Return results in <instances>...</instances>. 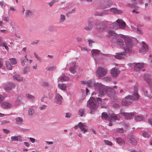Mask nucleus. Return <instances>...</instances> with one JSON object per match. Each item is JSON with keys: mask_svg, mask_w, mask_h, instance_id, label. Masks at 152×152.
<instances>
[{"mask_svg": "<svg viewBox=\"0 0 152 152\" xmlns=\"http://www.w3.org/2000/svg\"><path fill=\"white\" fill-rule=\"evenodd\" d=\"M104 86L98 83H96L94 85V88L96 91L99 93L100 95L98 96L102 97L104 95V92L113 101H114L117 99V96L114 90L109 88H104Z\"/></svg>", "mask_w": 152, "mask_h": 152, "instance_id": "f257e3e1", "label": "nucleus"}, {"mask_svg": "<svg viewBox=\"0 0 152 152\" xmlns=\"http://www.w3.org/2000/svg\"><path fill=\"white\" fill-rule=\"evenodd\" d=\"M96 93L94 92L87 102V106L90 109L95 110L98 107L99 104L101 103L102 99L101 98H97Z\"/></svg>", "mask_w": 152, "mask_h": 152, "instance_id": "f03ea898", "label": "nucleus"}, {"mask_svg": "<svg viewBox=\"0 0 152 152\" xmlns=\"http://www.w3.org/2000/svg\"><path fill=\"white\" fill-rule=\"evenodd\" d=\"M120 37L122 38L125 41L126 45V47L124 48L125 52L127 53H131L132 51L133 44L130 38L129 37H125L122 34H121Z\"/></svg>", "mask_w": 152, "mask_h": 152, "instance_id": "7ed1b4c3", "label": "nucleus"}, {"mask_svg": "<svg viewBox=\"0 0 152 152\" xmlns=\"http://www.w3.org/2000/svg\"><path fill=\"white\" fill-rule=\"evenodd\" d=\"M107 72V69L102 67H98L96 71V75L99 78H101L105 76Z\"/></svg>", "mask_w": 152, "mask_h": 152, "instance_id": "20e7f679", "label": "nucleus"}, {"mask_svg": "<svg viewBox=\"0 0 152 152\" xmlns=\"http://www.w3.org/2000/svg\"><path fill=\"white\" fill-rule=\"evenodd\" d=\"M132 101L131 95L128 96L122 99L121 104L124 105H129L132 104Z\"/></svg>", "mask_w": 152, "mask_h": 152, "instance_id": "39448f33", "label": "nucleus"}, {"mask_svg": "<svg viewBox=\"0 0 152 152\" xmlns=\"http://www.w3.org/2000/svg\"><path fill=\"white\" fill-rule=\"evenodd\" d=\"M136 89L135 88H134V91L132 95H131V98L132 101H137L140 98V96L138 93L137 89V87L136 88Z\"/></svg>", "mask_w": 152, "mask_h": 152, "instance_id": "423d86ee", "label": "nucleus"}, {"mask_svg": "<svg viewBox=\"0 0 152 152\" xmlns=\"http://www.w3.org/2000/svg\"><path fill=\"white\" fill-rule=\"evenodd\" d=\"M57 91L56 90V93L55 102L57 104H61L63 98L61 95L58 93H57Z\"/></svg>", "mask_w": 152, "mask_h": 152, "instance_id": "0eeeda50", "label": "nucleus"}, {"mask_svg": "<svg viewBox=\"0 0 152 152\" xmlns=\"http://www.w3.org/2000/svg\"><path fill=\"white\" fill-rule=\"evenodd\" d=\"M128 142L134 145H136L137 144V140L134 138L133 134L132 133H131L129 135Z\"/></svg>", "mask_w": 152, "mask_h": 152, "instance_id": "6e6552de", "label": "nucleus"}, {"mask_svg": "<svg viewBox=\"0 0 152 152\" xmlns=\"http://www.w3.org/2000/svg\"><path fill=\"white\" fill-rule=\"evenodd\" d=\"M96 28L100 31H102L106 28V26L104 24H101L99 21H97L95 24Z\"/></svg>", "mask_w": 152, "mask_h": 152, "instance_id": "1a4fd4ad", "label": "nucleus"}, {"mask_svg": "<svg viewBox=\"0 0 152 152\" xmlns=\"http://www.w3.org/2000/svg\"><path fill=\"white\" fill-rule=\"evenodd\" d=\"M122 114L125 117V118L127 119H130L132 118L135 115V113H122L121 112Z\"/></svg>", "mask_w": 152, "mask_h": 152, "instance_id": "9d476101", "label": "nucleus"}, {"mask_svg": "<svg viewBox=\"0 0 152 152\" xmlns=\"http://www.w3.org/2000/svg\"><path fill=\"white\" fill-rule=\"evenodd\" d=\"M144 78L145 80L147 81L149 86H152V79H151L150 75L149 74H145L144 77Z\"/></svg>", "mask_w": 152, "mask_h": 152, "instance_id": "9b49d317", "label": "nucleus"}, {"mask_svg": "<svg viewBox=\"0 0 152 152\" xmlns=\"http://www.w3.org/2000/svg\"><path fill=\"white\" fill-rule=\"evenodd\" d=\"M78 126L81 130L83 132V133H84L88 131L87 127L84 123L81 122H79L78 124Z\"/></svg>", "mask_w": 152, "mask_h": 152, "instance_id": "f8f14e48", "label": "nucleus"}, {"mask_svg": "<svg viewBox=\"0 0 152 152\" xmlns=\"http://www.w3.org/2000/svg\"><path fill=\"white\" fill-rule=\"evenodd\" d=\"M118 36V34L114 31L110 30L108 31L107 37L109 39H111L112 37H116Z\"/></svg>", "mask_w": 152, "mask_h": 152, "instance_id": "ddd939ff", "label": "nucleus"}, {"mask_svg": "<svg viewBox=\"0 0 152 152\" xmlns=\"http://www.w3.org/2000/svg\"><path fill=\"white\" fill-rule=\"evenodd\" d=\"M119 73V71L117 68H113L111 70V74L114 77H117Z\"/></svg>", "mask_w": 152, "mask_h": 152, "instance_id": "4468645a", "label": "nucleus"}, {"mask_svg": "<svg viewBox=\"0 0 152 152\" xmlns=\"http://www.w3.org/2000/svg\"><path fill=\"white\" fill-rule=\"evenodd\" d=\"M15 87V85L14 83H10L8 84L5 85L4 89L7 91H10L11 89L14 88Z\"/></svg>", "mask_w": 152, "mask_h": 152, "instance_id": "2eb2a0df", "label": "nucleus"}, {"mask_svg": "<svg viewBox=\"0 0 152 152\" xmlns=\"http://www.w3.org/2000/svg\"><path fill=\"white\" fill-rule=\"evenodd\" d=\"M117 21L118 22L119 28L124 29L125 28L126 24L122 20H118Z\"/></svg>", "mask_w": 152, "mask_h": 152, "instance_id": "dca6fc26", "label": "nucleus"}, {"mask_svg": "<svg viewBox=\"0 0 152 152\" xmlns=\"http://www.w3.org/2000/svg\"><path fill=\"white\" fill-rule=\"evenodd\" d=\"M143 64L137 63L134 66V70L136 72H138L143 68Z\"/></svg>", "mask_w": 152, "mask_h": 152, "instance_id": "f3484780", "label": "nucleus"}, {"mask_svg": "<svg viewBox=\"0 0 152 152\" xmlns=\"http://www.w3.org/2000/svg\"><path fill=\"white\" fill-rule=\"evenodd\" d=\"M81 83L82 84H85L88 85V86L90 87H92L94 85L95 82L94 80H89L87 82H85L84 81H82Z\"/></svg>", "mask_w": 152, "mask_h": 152, "instance_id": "a211bd4d", "label": "nucleus"}, {"mask_svg": "<svg viewBox=\"0 0 152 152\" xmlns=\"http://www.w3.org/2000/svg\"><path fill=\"white\" fill-rule=\"evenodd\" d=\"M142 47L140 50V51L142 52L148 51V46L144 42H142Z\"/></svg>", "mask_w": 152, "mask_h": 152, "instance_id": "6ab92c4d", "label": "nucleus"}, {"mask_svg": "<svg viewBox=\"0 0 152 152\" xmlns=\"http://www.w3.org/2000/svg\"><path fill=\"white\" fill-rule=\"evenodd\" d=\"M69 80V78L68 77L63 76L59 77L58 81L59 82H63V81H68Z\"/></svg>", "mask_w": 152, "mask_h": 152, "instance_id": "aec40b11", "label": "nucleus"}, {"mask_svg": "<svg viewBox=\"0 0 152 152\" xmlns=\"http://www.w3.org/2000/svg\"><path fill=\"white\" fill-rule=\"evenodd\" d=\"M125 56L124 52L118 53L115 56V58L117 59H121L122 58Z\"/></svg>", "mask_w": 152, "mask_h": 152, "instance_id": "412c9836", "label": "nucleus"}, {"mask_svg": "<svg viewBox=\"0 0 152 152\" xmlns=\"http://www.w3.org/2000/svg\"><path fill=\"white\" fill-rule=\"evenodd\" d=\"M112 4V2L110 1H109L107 3L106 2H104V3L102 4L101 5V7L104 8V7L107 8L110 7L111 4Z\"/></svg>", "mask_w": 152, "mask_h": 152, "instance_id": "4be33fe9", "label": "nucleus"}, {"mask_svg": "<svg viewBox=\"0 0 152 152\" xmlns=\"http://www.w3.org/2000/svg\"><path fill=\"white\" fill-rule=\"evenodd\" d=\"M110 11L117 14H120L122 12L121 10H118L116 8H110Z\"/></svg>", "mask_w": 152, "mask_h": 152, "instance_id": "5701e85b", "label": "nucleus"}, {"mask_svg": "<svg viewBox=\"0 0 152 152\" xmlns=\"http://www.w3.org/2000/svg\"><path fill=\"white\" fill-rule=\"evenodd\" d=\"M117 44L121 48H124V42L123 40L121 39H118L117 40Z\"/></svg>", "mask_w": 152, "mask_h": 152, "instance_id": "b1692460", "label": "nucleus"}, {"mask_svg": "<svg viewBox=\"0 0 152 152\" xmlns=\"http://www.w3.org/2000/svg\"><path fill=\"white\" fill-rule=\"evenodd\" d=\"M1 106L4 108H9L10 107L11 104L8 102H4L1 104Z\"/></svg>", "mask_w": 152, "mask_h": 152, "instance_id": "393cba45", "label": "nucleus"}, {"mask_svg": "<svg viewBox=\"0 0 152 152\" xmlns=\"http://www.w3.org/2000/svg\"><path fill=\"white\" fill-rule=\"evenodd\" d=\"M13 78L18 81H21L23 80V77L19 75H15L13 76Z\"/></svg>", "mask_w": 152, "mask_h": 152, "instance_id": "a878e982", "label": "nucleus"}, {"mask_svg": "<svg viewBox=\"0 0 152 152\" xmlns=\"http://www.w3.org/2000/svg\"><path fill=\"white\" fill-rule=\"evenodd\" d=\"M143 93L145 96L148 97L149 98L151 99L152 98V94L151 92L150 91L148 92L146 90H143Z\"/></svg>", "mask_w": 152, "mask_h": 152, "instance_id": "bb28decb", "label": "nucleus"}, {"mask_svg": "<svg viewBox=\"0 0 152 152\" xmlns=\"http://www.w3.org/2000/svg\"><path fill=\"white\" fill-rule=\"evenodd\" d=\"M102 118L103 119L109 120V121L110 120V119L107 114L105 113H102Z\"/></svg>", "mask_w": 152, "mask_h": 152, "instance_id": "cd10ccee", "label": "nucleus"}, {"mask_svg": "<svg viewBox=\"0 0 152 152\" xmlns=\"http://www.w3.org/2000/svg\"><path fill=\"white\" fill-rule=\"evenodd\" d=\"M92 56L93 57L99 54L100 52V51L97 50H92L91 51Z\"/></svg>", "mask_w": 152, "mask_h": 152, "instance_id": "c85d7f7f", "label": "nucleus"}, {"mask_svg": "<svg viewBox=\"0 0 152 152\" xmlns=\"http://www.w3.org/2000/svg\"><path fill=\"white\" fill-rule=\"evenodd\" d=\"M33 14L32 11L29 10H26L25 12V15L26 17H29Z\"/></svg>", "mask_w": 152, "mask_h": 152, "instance_id": "c756f323", "label": "nucleus"}, {"mask_svg": "<svg viewBox=\"0 0 152 152\" xmlns=\"http://www.w3.org/2000/svg\"><path fill=\"white\" fill-rule=\"evenodd\" d=\"M93 27V24L91 22H89L88 23V26L85 27V29L87 31L90 30Z\"/></svg>", "mask_w": 152, "mask_h": 152, "instance_id": "7c9ffc66", "label": "nucleus"}, {"mask_svg": "<svg viewBox=\"0 0 152 152\" xmlns=\"http://www.w3.org/2000/svg\"><path fill=\"white\" fill-rule=\"evenodd\" d=\"M66 19V17L64 15L61 14L60 16V22L61 23H62Z\"/></svg>", "mask_w": 152, "mask_h": 152, "instance_id": "2f4dec72", "label": "nucleus"}, {"mask_svg": "<svg viewBox=\"0 0 152 152\" xmlns=\"http://www.w3.org/2000/svg\"><path fill=\"white\" fill-rule=\"evenodd\" d=\"M28 113L29 116L33 115L34 114V111L33 109L29 108L28 110Z\"/></svg>", "mask_w": 152, "mask_h": 152, "instance_id": "473e14b6", "label": "nucleus"}, {"mask_svg": "<svg viewBox=\"0 0 152 152\" xmlns=\"http://www.w3.org/2000/svg\"><path fill=\"white\" fill-rule=\"evenodd\" d=\"M6 64V66L7 69L9 70H11L12 69V67L10 62L6 61H5Z\"/></svg>", "mask_w": 152, "mask_h": 152, "instance_id": "72a5a7b5", "label": "nucleus"}, {"mask_svg": "<svg viewBox=\"0 0 152 152\" xmlns=\"http://www.w3.org/2000/svg\"><path fill=\"white\" fill-rule=\"evenodd\" d=\"M59 87L61 90H65L66 89V85L64 84H59Z\"/></svg>", "mask_w": 152, "mask_h": 152, "instance_id": "f704fd0d", "label": "nucleus"}, {"mask_svg": "<svg viewBox=\"0 0 152 152\" xmlns=\"http://www.w3.org/2000/svg\"><path fill=\"white\" fill-rule=\"evenodd\" d=\"M118 22L117 21V20L113 23L112 24V26H113V28L117 29L118 28Z\"/></svg>", "mask_w": 152, "mask_h": 152, "instance_id": "c9c22d12", "label": "nucleus"}, {"mask_svg": "<svg viewBox=\"0 0 152 152\" xmlns=\"http://www.w3.org/2000/svg\"><path fill=\"white\" fill-rule=\"evenodd\" d=\"M116 141L120 145H122L125 143V142L120 138H116Z\"/></svg>", "mask_w": 152, "mask_h": 152, "instance_id": "e433bc0d", "label": "nucleus"}, {"mask_svg": "<svg viewBox=\"0 0 152 152\" xmlns=\"http://www.w3.org/2000/svg\"><path fill=\"white\" fill-rule=\"evenodd\" d=\"M85 111V109L83 108L80 109L78 111L79 115L81 116H83L84 114Z\"/></svg>", "mask_w": 152, "mask_h": 152, "instance_id": "4c0bfd02", "label": "nucleus"}, {"mask_svg": "<svg viewBox=\"0 0 152 152\" xmlns=\"http://www.w3.org/2000/svg\"><path fill=\"white\" fill-rule=\"evenodd\" d=\"M76 66L74 65L73 66L71 67L70 68L69 71L71 73L74 74L76 71Z\"/></svg>", "mask_w": 152, "mask_h": 152, "instance_id": "58836bf2", "label": "nucleus"}, {"mask_svg": "<svg viewBox=\"0 0 152 152\" xmlns=\"http://www.w3.org/2000/svg\"><path fill=\"white\" fill-rule=\"evenodd\" d=\"M134 119L137 121H140L142 120L143 118L140 115H136L134 117Z\"/></svg>", "mask_w": 152, "mask_h": 152, "instance_id": "ea45409f", "label": "nucleus"}, {"mask_svg": "<svg viewBox=\"0 0 152 152\" xmlns=\"http://www.w3.org/2000/svg\"><path fill=\"white\" fill-rule=\"evenodd\" d=\"M9 60L12 65L15 64L17 63V61L16 59L14 58H10L9 59Z\"/></svg>", "mask_w": 152, "mask_h": 152, "instance_id": "a19ab883", "label": "nucleus"}, {"mask_svg": "<svg viewBox=\"0 0 152 152\" xmlns=\"http://www.w3.org/2000/svg\"><path fill=\"white\" fill-rule=\"evenodd\" d=\"M19 136H13L11 137V139L13 141H20V138H19Z\"/></svg>", "mask_w": 152, "mask_h": 152, "instance_id": "79ce46f5", "label": "nucleus"}, {"mask_svg": "<svg viewBox=\"0 0 152 152\" xmlns=\"http://www.w3.org/2000/svg\"><path fill=\"white\" fill-rule=\"evenodd\" d=\"M56 69V67L55 66H48L46 68V70L50 71L54 70Z\"/></svg>", "mask_w": 152, "mask_h": 152, "instance_id": "37998d69", "label": "nucleus"}, {"mask_svg": "<svg viewBox=\"0 0 152 152\" xmlns=\"http://www.w3.org/2000/svg\"><path fill=\"white\" fill-rule=\"evenodd\" d=\"M34 56L35 58L37 59L38 61L40 62H41L42 61V58L39 56L37 55L35 52H34Z\"/></svg>", "mask_w": 152, "mask_h": 152, "instance_id": "c03bdc74", "label": "nucleus"}, {"mask_svg": "<svg viewBox=\"0 0 152 152\" xmlns=\"http://www.w3.org/2000/svg\"><path fill=\"white\" fill-rule=\"evenodd\" d=\"M26 96L27 98L31 99L32 100H34L35 99V97L32 96L30 94H27L26 95Z\"/></svg>", "mask_w": 152, "mask_h": 152, "instance_id": "a18cd8bd", "label": "nucleus"}, {"mask_svg": "<svg viewBox=\"0 0 152 152\" xmlns=\"http://www.w3.org/2000/svg\"><path fill=\"white\" fill-rule=\"evenodd\" d=\"M21 62L22 65L23 66H24L26 62V59L24 58L23 57H21Z\"/></svg>", "mask_w": 152, "mask_h": 152, "instance_id": "49530a36", "label": "nucleus"}, {"mask_svg": "<svg viewBox=\"0 0 152 152\" xmlns=\"http://www.w3.org/2000/svg\"><path fill=\"white\" fill-rule=\"evenodd\" d=\"M111 118L115 121L118 120H119L117 117L114 114H112L111 115Z\"/></svg>", "mask_w": 152, "mask_h": 152, "instance_id": "de8ad7c7", "label": "nucleus"}, {"mask_svg": "<svg viewBox=\"0 0 152 152\" xmlns=\"http://www.w3.org/2000/svg\"><path fill=\"white\" fill-rule=\"evenodd\" d=\"M15 120L17 122L19 123H21L23 121V119L19 117L15 119Z\"/></svg>", "mask_w": 152, "mask_h": 152, "instance_id": "09e8293b", "label": "nucleus"}, {"mask_svg": "<svg viewBox=\"0 0 152 152\" xmlns=\"http://www.w3.org/2000/svg\"><path fill=\"white\" fill-rule=\"evenodd\" d=\"M136 4H134V3H132L131 4H126L125 5L126 6L132 8L134 7V6Z\"/></svg>", "mask_w": 152, "mask_h": 152, "instance_id": "8fccbe9b", "label": "nucleus"}, {"mask_svg": "<svg viewBox=\"0 0 152 152\" xmlns=\"http://www.w3.org/2000/svg\"><path fill=\"white\" fill-rule=\"evenodd\" d=\"M104 81L107 82H110L111 81V79L110 77H105L103 78Z\"/></svg>", "mask_w": 152, "mask_h": 152, "instance_id": "3c124183", "label": "nucleus"}, {"mask_svg": "<svg viewBox=\"0 0 152 152\" xmlns=\"http://www.w3.org/2000/svg\"><path fill=\"white\" fill-rule=\"evenodd\" d=\"M108 12H106L105 11V12H101V13L99 12L97 14V15H98L102 16L104 15L108 14Z\"/></svg>", "mask_w": 152, "mask_h": 152, "instance_id": "603ef678", "label": "nucleus"}, {"mask_svg": "<svg viewBox=\"0 0 152 152\" xmlns=\"http://www.w3.org/2000/svg\"><path fill=\"white\" fill-rule=\"evenodd\" d=\"M57 1L56 0H53L49 3V4L50 6H52L53 4L56 2Z\"/></svg>", "mask_w": 152, "mask_h": 152, "instance_id": "864d4df0", "label": "nucleus"}, {"mask_svg": "<svg viewBox=\"0 0 152 152\" xmlns=\"http://www.w3.org/2000/svg\"><path fill=\"white\" fill-rule=\"evenodd\" d=\"M104 142L107 145H112V143L110 142L108 140H104Z\"/></svg>", "mask_w": 152, "mask_h": 152, "instance_id": "5fc2aeb1", "label": "nucleus"}, {"mask_svg": "<svg viewBox=\"0 0 152 152\" xmlns=\"http://www.w3.org/2000/svg\"><path fill=\"white\" fill-rule=\"evenodd\" d=\"M2 46H4L6 50L8 51L9 50V48L6 45L5 42H3V44L2 45Z\"/></svg>", "mask_w": 152, "mask_h": 152, "instance_id": "6e6d98bb", "label": "nucleus"}, {"mask_svg": "<svg viewBox=\"0 0 152 152\" xmlns=\"http://www.w3.org/2000/svg\"><path fill=\"white\" fill-rule=\"evenodd\" d=\"M2 130L4 133L6 134H8L10 132V130L7 129H3Z\"/></svg>", "mask_w": 152, "mask_h": 152, "instance_id": "4d7b16f0", "label": "nucleus"}, {"mask_svg": "<svg viewBox=\"0 0 152 152\" xmlns=\"http://www.w3.org/2000/svg\"><path fill=\"white\" fill-rule=\"evenodd\" d=\"M148 121L149 123L152 125V113L151 115L150 118L148 120Z\"/></svg>", "mask_w": 152, "mask_h": 152, "instance_id": "13d9d810", "label": "nucleus"}, {"mask_svg": "<svg viewBox=\"0 0 152 152\" xmlns=\"http://www.w3.org/2000/svg\"><path fill=\"white\" fill-rule=\"evenodd\" d=\"M0 68L4 69V67L3 65V62L1 60H0Z\"/></svg>", "mask_w": 152, "mask_h": 152, "instance_id": "bf43d9fd", "label": "nucleus"}, {"mask_svg": "<svg viewBox=\"0 0 152 152\" xmlns=\"http://www.w3.org/2000/svg\"><path fill=\"white\" fill-rule=\"evenodd\" d=\"M47 98L45 97H44L41 98V101H42L45 102H47Z\"/></svg>", "mask_w": 152, "mask_h": 152, "instance_id": "052dcab7", "label": "nucleus"}, {"mask_svg": "<svg viewBox=\"0 0 152 152\" xmlns=\"http://www.w3.org/2000/svg\"><path fill=\"white\" fill-rule=\"evenodd\" d=\"M47 106L46 105H43L42 106L39 107V109L41 110H42L46 108Z\"/></svg>", "mask_w": 152, "mask_h": 152, "instance_id": "680f3d73", "label": "nucleus"}, {"mask_svg": "<svg viewBox=\"0 0 152 152\" xmlns=\"http://www.w3.org/2000/svg\"><path fill=\"white\" fill-rule=\"evenodd\" d=\"M21 101L20 99H17L15 101V104L17 105H18V104H20V103Z\"/></svg>", "mask_w": 152, "mask_h": 152, "instance_id": "e2e57ef3", "label": "nucleus"}, {"mask_svg": "<svg viewBox=\"0 0 152 152\" xmlns=\"http://www.w3.org/2000/svg\"><path fill=\"white\" fill-rule=\"evenodd\" d=\"M88 41L89 42V46H92V43H94V42L92 41V40H88Z\"/></svg>", "mask_w": 152, "mask_h": 152, "instance_id": "0e129e2a", "label": "nucleus"}, {"mask_svg": "<svg viewBox=\"0 0 152 152\" xmlns=\"http://www.w3.org/2000/svg\"><path fill=\"white\" fill-rule=\"evenodd\" d=\"M43 86L46 87H48L49 86V84L47 82H45L43 84Z\"/></svg>", "mask_w": 152, "mask_h": 152, "instance_id": "69168bd1", "label": "nucleus"}, {"mask_svg": "<svg viewBox=\"0 0 152 152\" xmlns=\"http://www.w3.org/2000/svg\"><path fill=\"white\" fill-rule=\"evenodd\" d=\"M72 116V115L69 113H66L65 117L66 118H70Z\"/></svg>", "mask_w": 152, "mask_h": 152, "instance_id": "338daca9", "label": "nucleus"}, {"mask_svg": "<svg viewBox=\"0 0 152 152\" xmlns=\"http://www.w3.org/2000/svg\"><path fill=\"white\" fill-rule=\"evenodd\" d=\"M53 96V94L52 93L50 92L48 94V98L49 99H51Z\"/></svg>", "mask_w": 152, "mask_h": 152, "instance_id": "774afa93", "label": "nucleus"}]
</instances>
